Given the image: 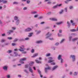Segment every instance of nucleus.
<instances>
[{
	"label": "nucleus",
	"instance_id": "obj_58",
	"mask_svg": "<svg viewBox=\"0 0 78 78\" xmlns=\"http://www.w3.org/2000/svg\"><path fill=\"white\" fill-rule=\"evenodd\" d=\"M59 43H58V42H57V43H55V45L56 46H57L58 45H59Z\"/></svg>",
	"mask_w": 78,
	"mask_h": 78
},
{
	"label": "nucleus",
	"instance_id": "obj_43",
	"mask_svg": "<svg viewBox=\"0 0 78 78\" xmlns=\"http://www.w3.org/2000/svg\"><path fill=\"white\" fill-rule=\"evenodd\" d=\"M59 33H62V30H59Z\"/></svg>",
	"mask_w": 78,
	"mask_h": 78
},
{
	"label": "nucleus",
	"instance_id": "obj_23",
	"mask_svg": "<svg viewBox=\"0 0 78 78\" xmlns=\"http://www.w3.org/2000/svg\"><path fill=\"white\" fill-rule=\"evenodd\" d=\"M20 23V21L19 20H16V24L17 25H18L19 24V23Z\"/></svg>",
	"mask_w": 78,
	"mask_h": 78
},
{
	"label": "nucleus",
	"instance_id": "obj_40",
	"mask_svg": "<svg viewBox=\"0 0 78 78\" xmlns=\"http://www.w3.org/2000/svg\"><path fill=\"white\" fill-rule=\"evenodd\" d=\"M31 13L33 14H36V13H37V12L36 11H33V12H32Z\"/></svg>",
	"mask_w": 78,
	"mask_h": 78
},
{
	"label": "nucleus",
	"instance_id": "obj_47",
	"mask_svg": "<svg viewBox=\"0 0 78 78\" xmlns=\"http://www.w3.org/2000/svg\"><path fill=\"white\" fill-rule=\"evenodd\" d=\"M51 48H52V49L53 50H55V48H56V47H55L54 46H52L51 47Z\"/></svg>",
	"mask_w": 78,
	"mask_h": 78
},
{
	"label": "nucleus",
	"instance_id": "obj_57",
	"mask_svg": "<svg viewBox=\"0 0 78 78\" xmlns=\"http://www.w3.org/2000/svg\"><path fill=\"white\" fill-rule=\"evenodd\" d=\"M14 5H17V4H18V2H14L13 3Z\"/></svg>",
	"mask_w": 78,
	"mask_h": 78
},
{
	"label": "nucleus",
	"instance_id": "obj_59",
	"mask_svg": "<svg viewBox=\"0 0 78 78\" xmlns=\"http://www.w3.org/2000/svg\"><path fill=\"white\" fill-rule=\"evenodd\" d=\"M27 53V51H23L22 52V53L23 54H26V53Z\"/></svg>",
	"mask_w": 78,
	"mask_h": 78
},
{
	"label": "nucleus",
	"instance_id": "obj_31",
	"mask_svg": "<svg viewBox=\"0 0 78 78\" xmlns=\"http://www.w3.org/2000/svg\"><path fill=\"white\" fill-rule=\"evenodd\" d=\"M20 63H21V64H24V62L22 60H21V59H20Z\"/></svg>",
	"mask_w": 78,
	"mask_h": 78
},
{
	"label": "nucleus",
	"instance_id": "obj_51",
	"mask_svg": "<svg viewBox=\"0 0 78 78\" xmlns=\"http://www.w3.org/2000/svg\"><path fill=\"white\" fill-rule=\"evenodd\" d=\"M12 29L13 30H15L16 29V27H12Z\"/></svg>",
	"mask_w": 78,
	"mask_h": 78
},
{
	"label": "nucleus",
	"instance_id": "obj_19",
	"mask_svg": "<svg viewBox=\"0 0 78 78\" xmlns=\"http://www.w3.org/2000/svg\"><path fill=\"white\" fill-rule=\"evenodd\" d=\"M62 23V22L61 21L60 22H58L56 23V25H61Z\"/></svg>",
	"mask_w": 78,
	"mask_h": 78
},
{
	"label": "nucleus",
	"instance_id": "obj_41",
	"mask_svg": "<svg viewBox=\"0 0 78 78\" xmlns=\"http://www.w3.org/2000/svg\"><path fill=\"white\" fill-rule=\"evenodd\" d=\"M31 52L32 53H33L34 52V49H32L31 51Z\"/></svg>",
	"mask_w": 78,
	"mask_h": 78
},
{
	"label": "nucleus",
	"instance_id": "obj_13",
	"mask_svg": "<svg viewBox=\"0 0 78 78\" xmlns=\"http://www.w3.org/2000/svg\"><path fill=\"white\" fill-rule=\"evenodd\" d=\"M8 44H8L7 43H5L4 45L3 44H0V47H4L5 46H6V45H8Z\"/></svg>",
	"mask_w": 78,
	"mask_h": 78
},
{
	"label": "nucleus",
	"instance_id": "obj_42",
	"mask_svg": "<svg viewBox=\"0 0 78 78\" xmlns=\"http://www.w3.org/2000/svg\"><path fill=\"white\" fill-rule=\"evenodd\" d=\"M24 40H25V41H28L29 40H30V38H28V37H27Z\"/></svg>",
	"mask_w": 78,
	"mask_h": 78
},
{
	"label": "nucleus",
	"instance_id": "obj_48",
	"mask_svg": "<svg viewBox=\"0 0 78 78\" xmlns=\"http://www.w3.org/2000/svg\"><path fill=\"white\" fill-rule=\"evenodd\" d=\"M8 39H9V40H11L12 39V37H7Z\"/></svg>",
	"mask_w": 78,
	"mask_h": 78
},
{
	"label": "nucleus",
	"instance_id": "obj_20",
	"mask_svg": "<svg viewBox=\"0 0 78 78\" xmlns=\"http://www.w3.org/2000/svg\"><path fill=\"white\" fill-rule=\"evenodd\" d=\"M33 33H29V35H28V37H30L32 36L33 35Z\"/></svg>",
	"mask_w": 78,
	"mask_h": 78
},
{
	"label": "nucleus",
	"instance_id": "obj_24",
	"mask_svg": "<svg viewBox=\"0 0 78 78\" xmlns=\"http://www.w3.org/2000/svg\"><path fill=\"white\" fill-rule=\"evenodd\" d=\"M37 71L40 75V77H41V78H42V75H41V71H40V70H39V69H37Z\"/></svg>",
	"mask_w": 78,
	"mask_h": 78
},
{
	"label": "nucleus",
	"instance_id": "obj_63",
	"mask_svg": "<svg viewBox=\"0 0 78 78\" xmlns=\"http://www.w3.org/2000/svg\"><path fill=\"white\" fill-rule=\"evenodd\" d=\"M5 36V34H2V37H3L4 36Z\"/></svg>",
	"mask_w": 78,
	"mask_h": 78
},
{
	"label": "nucleus",
	"instance_id": "obj_34",
	"mask_svg": "<svg viewBox=\"0 0 78 78\" xmlns=\"http://www.w3.org/2000/svg\"><path fill=\"white\" fill-rule=\"evenodd\" d=\"M70 1H72V0H67V1H65V3L67 4L68 3V2H70Z\"/></svg>",
	"mask_w": 78,
	"mask_h": 78
},
{
	"label": "nucleus",
	"instance_id": "obj_11",
	"mask_svg": "<svg viewBox=\"0 0 78 78\" xmlns=\"http://www.w3.org/2000/svg\"><path fill=\"white\" fill-rule=\"evenodd\" d=\"M51 20H52V21H55V22H57L58 21V19L57 18H53L51 19Z\"/></svg>",
	"mask_w": 78,
	"mask_h": 78
},
{
	"label": "nucleus",
	"instance_id": "obj_62",
	"mask_svg": "<svg viewBox=\"0 0 78 78\" xmlns=\"http://www.w3.org/2000/svg\"><path fill=\"white\" fill-rule=\"evenodd\" d=\"M43 18V17H42V16H40L39 17V19H42Z\"/></svg>",
	"mask_w": 78,
	"mask_h": 78
},
{
	"label": "nucleus",
	"instance_id": "obj_10",
	"mask_svg": "<svg viewBox=\"0 0 78 78\" xmlns=\"http://www.w3.org/2000/svg\"><path fill=\"white\" fill-rule=\"evenodd\" d=\"M32 30V29H31V28H28L25 30V31L26 32H27V31H31Z\"/></svg>",
	"mask_w": 78,
	"mask_h": 78
},
{
	"label": "nucleus",
	"instance_id": "obj_12",
	"mask_svg": "<svg viewBox=\"0 0 78 78\" xmlns=\"http://www.w3.org/2000/svg\"><path fill=\"white\" fill-rule=\"evenodd\" d=\"M8 67V66H6L3 67V69L5 71H6V70H7V68Z\"/></svg>",
	"mask_w": 78,
	"mask_h": 78
},
{
	"label": "nucleus",
	"instance_id": "obj_32",
	"mask_svg": "<svg viewBox=\"0 0 78 78\" xmlns=\"http://www.w3.org/2000/svg\"><path fill=\"white\" fill-rule=\"evenodd\" d=\"M20 59H21V60H22V61H26V60H27V58H22Z\"/></svg>",
	"mask_w": 78,
	"mask_h": 78
},
{
	"label": "nucleus",
	"instance_id": "obj_14",
	"mask_svg": "<svg viewBox=\"0 0 78 78\" xmlns=\"http://www.w3.org/2000/svg\"><path fill=\"white\" fill-rule=\"evenodd\" d=\"M29 71L30 72H31V73H33V70H32V68L30 66L29 67Z\"/></svg>",
	"mask_w": 78,
	"mask_h": 78
},
{
	"label": "nucleus",
	"instance_id": "obj_22",
	"mask_svg": "<svg viewBox=\"0 0 78 78\" xmlns=\"http://www.w3.org/2000/svg\"><path fill=\"white\" fill-rule=\"evenodd\" d=\"M67 23L68 24L67 27L68 28H70V26L71 25V24H70V23L69 22V21H67Z\"/></svg>",
	"mask_w": 78,
	"mask_h": 78
},
{
	"label": "nucleus",
	"instance_id": "obj_8",
	"mask_svg": "<svg viewBox=\"0 0 78 78\" xmlns=\"http://www.w3.org/2000/svg\"><path fill=\"white\" fill-rule=\"evenodd\" d=\"M14 32V31L12 30H9L7 32V34L8 35H10L11 33H12Z\"/></svg>",
	"mask_w": 78,
	"mask_h": 78
},
{
	"label": "nucleus",
	"instance_id": "obj_7",
	"mask_svg": "<svg viewBox=\"0 0 78 78\" xmlns=\"http://www.w3.org/2000/svg\"><path fill=\"white\" fill-rule=\"evenodd\" d=\"M50 67L48 66V67L45 68L44 70L45 73H47V70H50Z\"/></svg>",
	"mask_w": 78,
	"mask_h": 78
},
{
	"label": "nucleus",
	"instance_id": "obj_52",
	"mask_svg": "<svg viewBox=\"0 0 78 78\" xmlns=\"http://www.w3.org/2000/svg\"><path fill=\"white\" fill-rule=\"evenodd\" d=\"M49 40H50L51 41H53V40H54V39H53V38H49Z\"/></svg>",
	"mask_w": 78,
	"mask_h": 78
},
{
	"label": "nucleus",
	"instance_id": "obj_21",
	"mask_svg": "<svg viewBox=\"0 0 78 78\" xmlns=\"http://www.w3.org/2000/svg\"><path fill=\"white\" fill-rule=\"evenodd\" d=\"M51 56V54L50 53H47L45 55V56L46 57H49Z\"/></svg>",
	"mask_w": 78,
	"mask_h": 78
},
{
	"label": "nucleus",
	"instance_id": "obj_5",
	"mask_svg": "<svg viewBox=\"0 0 78 78\" xmlns=\"http://www.w3.org/2000/svg\"><path fill=\"white\" fill-rule=\"evenodd\" d=\"M70 57L71 58H72L73 59L72 61L73 62H74L75 61V55H70Z\"/></svg>",
	"mask_w": 78,
	"mask_h": 78
},
{
	"label": "nucleus",
	"instance_id": "obj_56",
	"mask_svg": "<svg viewBox=\"0 0 78 78\" xmlns=\"http://www.w3.org/2000/svg\"><path fill=\"white\" fill-rule=\"evenodd\" d=\"M24 71L25 72H26L27 73H28V71H27V69H25L24 70Z\"/></svg>",
	"mask_w": 78,
	"mask_h": 78
},
{
	"label": "nucleus",
	"instance_id": "obj_49",
	"mask_svg": "<svg viewBox=\"0 0 78 78\" xmlns=\"http://www.w3.org/2000/svg\"><path fill=\"white\" fill-rule=\"evenodd\" d=\"M29 65H26L25 66V68H28V67H29Z\"/></svg>",
	"mask_w": 78,
	"mask_h": 78
},
{
	"label": "nucleus",
	"instance_id": "obj_44",
	"mask_svg": "<svg viewBox=\"0 0 78 78\" xmlns=\"http://www.w3.org/2000/svg\"><path fill=\"white\" fill-rule=\"evenodd\" d=\"M58 37H61V36H62V34H59V33H58Z\"/></svg>",
	"mask_w": 78,
	"mask_h": 78
},
{
	"label": "nucleus",
	"instance_id": "obj_61",
	"mask_svg": "<svg viewBox=\"0 0 78 78\" xmlns=\"http://www.w3.org/2000/svg\"><path fill=\"white\" fill-rule=\"evenodd\" d=\"M27 9V7H26L23 8V10H26V9Z\"/></svg>",
	"mask_w": 78,
	"mask_h": 78
},
{
	"label": "nucleus",
	"instance_id": "obj_50",
	"mask_svg": "<svg viewBox=\"0 0 78 78\" xmlns=\"http://www.w3.org/2000/svg\"><path fill=\"white\" fill-rule=\"evenodd\" d=\"M65 12H67V7H66L65 8Z\"/></svg>",
	"mask_w": 78,
	"mask_h": 78
},
{
	"label": "nucleus",
	"instance_id": "obj_15",
	"mask_svg": "<svg viewBox=\"0 0 78 78\" xmlns=\"http://www.w3.org/2000/svg\"><path fill=\"white\" fill-rule=\"evenodd\" d=\"M38 56V53H36L33 55L31 56L32 58H35L36 56Z\"/></svg>",
	"mask_w": 78,
	"mask_h": 78
},
{
	"label": "nucleus",
	"instance_id": "obj_25",
	"mask_svg": "<svg viewBox=\"0 0 78 78\" xmlns=\"http://www.w3.org/2000/svg\"><path fill=\"white\" fill-rule=\"evenodd\" d=\"M12 51L11 50H9L7 51V53H8L9 54V53H12Z\"/></svg>",
	"mask_w": 78,
	"mask_h": 78
},
{
	"label": "nucleus",
	"instance_id": "obj_4",
	"mask_svg": "<svg viewBox=\"0 0 78 78\" xmlns=\"http://www.w3.org/2000/svg\"><path fill=\"white\" fill-rule=\"evenodd\" d=\"M48 58L49 59L48 62V63H51V62H54V61H55V60H52V59H53V57H49Z\"/></svg>",
	"mask_w": 78,
	"mask_h": 78
},
{
	"label": "nucleus",
	"instance_id": "obj_9",
	"mask_svg": "<svg viewBox=\"0 0 78 78\" xmlns=\"http://www.w3.org/2000/svg\"><path fill=\"white\" fill-rule=\"evenodd\" d=\"M14 55H15L14 56V55H12V54H10V56H15V57L17 56H18V53H17V52H14Z\"/></svg>",
	"mask_w": 78,
	"mask_h": 78
},
{
	"label": "nucleus",
	"instance_id": "obj_46",
	"mask_svg": "<svg viewBox=\"0 0 78 78\" xmlns=\"http://www.w3.org/2000/svg\"><path fill=\"white\" fill-rule=\"evenodd\" d=\"M17 41H18V39L16 38L15 39V40H14L13 42H17Z\"/></svg>",
	"mask_w": 78,
	"mask_h": 78
},
{
	"label": "nucleus",
	"instance_id": "obj_37",
	"mask_svg": "<svg viewBox=\"0 0 78 78\" xmlns=\"http://www.w3.org/2000/svg\"><path fill=\"white\" fill-rule=\"evenodd\" d=\"M73 75L76 76L77 75V73L76 72H74L73 73Z\"/></svg>",
	"mask_w": 78,
	"mask_h": 78
},
{
	"label": "nucleus",
	"instance_id": "obj_27",
	"mask_svg": "<svg viewBox=\"0 0 78 78\" xmlns=\"http://www.w3.org/2000/svg\"><path fill=\"white\" fill-rule=\"evenodd\" d=\"M65 41V39H62L60 42V44H62V43H63Z\"/></svg>",
	"mask_w": 78,
	"mask_h": 78
},
{
	"label": "nucleus",
	"instance_id": "obj_26",
	"mask_svg": "<svg viewBox=\"0 0 78 78\" xmlns=\"http://www.w3.org/2000/svg\"><path fill=\"white\" fill-rule=\"evenodd\" d=\"M35 61L37 62V63L38 64H41V62H40L39 61V60H36Z\"/></svg>",
	"mask_w": 78,
	"mask_h": 78
},
{
	"label": "nucleus",
	"instance_id": "obj_6",
	"mask_svg": "<svg viewBox=\"0 0 78 78\" xmlns=\"http://www.w3.org/2000/svg\"><path fill=\"white\" fill-rule=\"evenodd\" d=\"M58 67V65H56L55 66L53 67L52 69V71H54V70H55L56 69H57Z\"/></svg>",
	"mask_w": 78,
	"mask_h": 78
},
{
	"label": "nucleus",
	"instance_id": "obj_53",
	"mask_svg": "<svg viewBox=\"0 0 78 78\" xmlns=\"http://www.w3.org/2000/svg\"><path fill=\"white\" fill-rule=\"evenodd\" d=\"M72 36H70L69 37V41H71V39H72Z\"/></svg>",
	"mask_w": 78,
	"mask_h": 78
},
{
	"label": "nucleus",
	"instance_id": "obj_55",
	"mask_svg": "<svg viewBox=\"0 0 78 78\" xmlns=\"http://www.w3.org/2000/svg\"><path fill=\"white\" fill-rule=\"evenodd\" d=\"M38 15H36L34 16V18H36L38 17Z\"/></svg>",
	"mask_w": 78,
	"mask_h": 78
},
{
	"label": "nucleus",
	"instance_id": "obj_35",
	"mask_svg": "<svg viewBox=\"0 0 78 78\" xmlns=\"http://www.w3.org/2000/svg\"><path fill=\"white\" fill-rule=\"evenodd\" d=\"M73 8V6L71 5L69 7V9H72Z\"/></svg>",
	"mask_w": 78,
	"mask_h": 78
},
{
	"label": "nucleus",
	"instance_id": "obj_28",
	"mask_svg": "<svg viewBox=\"0 0 78 78\" xmlns=\"http://www.w3.org/2000/svg\"><path fill=\"white\" fill-rule=\"evenodd\" d=\"M78 40V38H74L73 39H72V41H76Z\"/></svg>",
	"mask_w": 78,
	"mask_h": 78
},
{
	"label": "nucleus",
	"instance_id": "obj_60",
	"mask_svg": "<svg viewBox=\"0 0 78 78\" xmlns=\"http://www.w3.org/2000/svg\"><path fill=\"white\" fill-rule=\"evenodd\" d=\"M27 3L28 4H29V3H30V1L27 0Z\"/></svg>",
	"mask_w": 78,
	"mask_h": 78
},
{
	"label": "nucleus",
	"instance_id": "obj_39",
	"mask_svg": "<svg viewBox=\"0 0 78 78\" xmlns=\"http://www.w3.org/2000/svg\"><path fill=\"white\" fill-rule=\"evenodd\" d=\"M51 65H53V66H55V64H56L54 62H51Z\"/></svg>",
	"mask_w": 78,
	"mask_h": 78
},
{
	"label": "nucleus",
	"instance_id": "obj_16",
	"mask_svg": "<svg viewBox=\"0 0 78 78\" xmlns=\"http://www.w3.org/2000/svg\"><path fill=\"white\" fill-rule=\"evenodd\" d=\"M35 31L36 32L37 34H39L41 32V30H36Z\"/></svg>",
	"mask_w": 78,
	"mask_h": 78
},
{
	"label": "nucleus",
	"instance_id": "obj_1",
	"mask_svg": "<svg viewBox=\"0 0 78 78\" xmlns=\"http://www.w3.org/2000/svg\"><path fill=\"white\" fill-rule=\"evenodd\" d=\"M62 55H59L58 57V60H61V65H62V63H63V59L62 58Z\"/></svg>",
	"mask_w": 78,
	"mask_h": 78
},
{
	"label": "nucleus",
	"instance_id": "obj_36",
	"mask_svg": "<svg viewBox=\"0 0 78 78\" xmlns=\"http://www.w3.org/2000/svg\"><path fill=\"white\" fill-rule=\"evenodd\" d=\"M64 12V10L62 9L61 10V11L59 12V14H61L62 12Z\"/></svg>",
	"mask_w": 78,
	"mask_h": 78
},
{
	"label": "nucleus",
	"instance_id": "obj_54",
	"mask_svg": "<svg viewBox=\"0 0 78 78\" xmlns=\"http://www.w3.org/2000/svg\"><path fill=\"white\" fill-rule=\"evenodd\" d=\"M3 3H7V1H3Z\"/></svg>",
	"mask_w": 78,
	"mask_h": 78
},
{
	"label": "nucleus",
	"instance_id": "obj_17",
	"mask_svg": "<svg viewBox=\"0 0 78 78\" xmlns=\"http://www.w3.org/2000/svg\"><path fill=\"white\" fill-rule=\"evenodd\" d=\"M43 41L41 40L37 41H36V43L37 44H41V43H42Z\"/></svg>",
	"mask_w": 78,
	"mask_h": 78
},
{
	"label": "nucleus",
	"instance_id": "obj_3",
	"mask_svg": "<svg viewBox=\"0 0 78 78\" xmlns=\"http://www.w3.org/2000/svg\"><path fill=\"white\" fill-rule=\"evenodd\" d=\"M51 34L50 33V32H48L46 34V39H48V37H51Z\"/></svg>",
	"mask_w": 78,
	"mask_h": 78
},
{
	"label": "nucleus",
	"instance_id": "obj_64",
	"mask_svg": "<svg viewBox=\"0 0 78 78\" xmlns=\"http://www.w3.org/2000/svg\"><path fill=\"white\" fill-rule=\"evenodd\" d=\"M57 5H55V6H54L53 7V8H54V9H55V8H57Z\"/></svg>",
	"mask_w": 78,
	"mask_h": 78
},
{
	"label": "nucleus",
	"instance_id": "obj_30",
	"mask_svg": "<svg viewBox=\"0 0 78 78\" xmlns=\"http://www.w3.org/2000/svg\"><path fill=\"white\" fill-rule=\"evenodd\" d=\"M5 41H6V40L4 39H2L1 40V42H5Z\"/></svg>",
	"mask_w": 78,
	"mask_h": 78
},
{
	"label": "nucleus",
	"instance_id": "obj_18",
	"mask_svg": "<svg viewBox=\"0 0 78 78\" xmlns=\"http://www.w3.org/2000/svg\"><path fill=\"white\" fill-rule=\"evenodd\" d=\"M34 62H31L30 63H29V66H33V65L34 64Z\"/></svg>",
	"mask_w": 78,
	"mask_h": 78
},
{
	"label": "nucleus",
	"instance_id": "obj_38",
	"mask_svg": "<svg viewBox=\"0 0 78 78\" xmlns=\"http://www.w3.org/2000/svg\"><path fill=\"white\" fill-rule=\"evenodd\" d=\"M50 28V27L47 26L44 28V30H47V29H49Z\"/></svg>",
	"mask_w": 78,
	"mask_h": 78
},
{
	"label": "nucleus",
	"instance_id": "obj_45",
	"mask_svg": "<svg viewBox=\"0 0 78 78\" xmlns=\"http://www.w3.org/2000/svg\"><path fill=\"white\" fill-rule=\"evenodd\" d=\"M51 14H52V13H51V12H48V13L47 14V15H50Z\"/></svg>",
	"mask_w": 78,
	"mask_h": 78
},
{
	"label": "nucleus",
	"instance_id": "obj_2",
	"mask_svg": "<svg viewBox=\"0 0 78 78\" xmlns=\"http://www.w3.org/2000/svg\"><path fill=\"white\" fill-rule=\"evenodd\" d=\"M25 46L23 45H22V46H20V49H19V51H24L25 50V48H24Z\"/></svg>",
	"mask_w": 78,
	"mask_h": 78
},
{
	"label": "nucleus",
	"instance_id": "obj_29",
	"mask_svg": "<svg viewBox=\"0 0 78 78\" xmlns=\"http://www.w3.org/2000/svg\"><path fill=\"white\" fill-rule=\"evenodd\" d=\"M18 16H15L14 17V19L15 20H17L18 19Z\"/></svg>",
	"mask_w": 78,
	"mask_h": 78
},
{
	"label": "nucleus",
	"instance_id": "obj_33",
	"mask_svg": "<svg viewBox=\"0 0 78 78\" xmlns=\"http://www.w3.org/2000/svg\"><path fill=\"white\" fill-rule=\"evenodd\" d=\"M70 31L71 32H75V31H76V30L75 29H71L70 30Z\"/></svg>",
	"mask_w": 78,
	"mask_h": 78
}]
</instances>
